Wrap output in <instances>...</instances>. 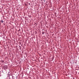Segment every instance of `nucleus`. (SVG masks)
<instances>
[{"label":"nucleus","instance_id":"2","mask_svg":"<svg viewBox=\"0 0 79 79\" xmlns=\"http://www.w3.org/2000/svg\"><path fill=\"white\" fill-rule=\"evenodd\" d=\"M45 33L44 31H43L42 32V34H44Z\"/></svg>","mask_w":79,"mask_h":79},{"label":"nucleus","instance_id":"3","mask_svg":"<svg viewBox=\"0 0 79 79\" xmlns=\"http://www.w3.org/2000/svg\"><path fill=\"white\" fill-rule=\"evenodd\" d=\"M1 23H3V20H2Z\"/></svg>","mask_w":79,"mask_h":79},{"label":"nucleus","instance_id":"4","mask_svg":"<svg viewBox=\"0 0 79 79\" xmlns=\"http://www.w3.org/2000/svg\"><path fill=\"white\" fill-rule=\"evenodd\" d=\"M42 31H44V30H42Z\"/></svg>","mask_w":79,"mask_h":79},{"label":"nucleus","instance_id":"1","mask_svg":"<svg viewBox=\"0 0 79 79\" xmlns=\"http://www.w3.org/2000/svg\"><path fill=\"white\" fill-rule=\"evenodd\" d=\"M4 69L5 70H6V69H7V66H5L4 67Z\"/></svg>","mask_w":79,"mask_h":79}]
</instances>
